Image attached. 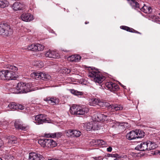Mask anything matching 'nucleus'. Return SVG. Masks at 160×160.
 <instances>
[{"label":"nucleus","instance_id":"25","mask_svg":"<svg viewBox=\"0 0 160 160\" xmlns=\"http://www.w3.org/2000/svg\"><path fill=\"white\" fill-rule=\"evenodd\" d=\"M148 150H150L155 149L156 147V145L154 142L150 141H147Z\"/></svg>","mask_w":160,"mask_h":160},{"label":"nucleus","instance_id":"1","mask_svg":"<svg viewBox=\"0 0 160 160\" xmlns=\"http://www.w3.org/2000/svg\"><path fill=\"white\" fill-rule=\"evenodd\" d=\"M88 108L84 106L73 105L70 108V112L73 115H84L87 114Z\"/></svg>","mask_w":160,"mask_h":160},{"label":"nucleus","instance_id":"40","mask_svg":"<svg viewBox=\"0 0 160 160\" xmlns=\"http://www.w3.org/2000/svg\"><path fill=\"white\" fill-rule=\"evenodd\" d=\"M99 99H98L96 98H93L91 99V103L92 104H98L99 102Z\"/></svg>","mask_w":160,"mask_h":160},{"label":"nucleus","instance_id":"45","mask_svg":"<svg viewBox=\"0 0 160 160\" xmlns=\"http://www.w3.org/2000/svg\"><path fill=\"white\" fill-rule=\"evenodd\" d=\"M112 154H108V157H111V155H112Z\"/></svg>","mask_w":160,"mask_h":160},{"label":"nucleus","instance_id":"50","mask_svg":"<svg viewBox=\"0 0 160 160\" xmlns=\"http://www.w3.org/2000/svg\"><path fill=\"white\" fill-rule=\"evenodd\" d=\"M29 109H30V108H28L27 109V110H29Z\"/></svg>","mask_w":160,"mask_h":160},{"label":"nucleus","instance_id":"33","mask_svg":"<svg viewBox=\"0 0 160 160\" xmlns=\"http://www.w3.org/2000/svg\"><path fill=\"white\" fill-rule=\"evenodd\" d=\"M4 158L6 160H13L14 157L10 153H8L4 156Z\"/></svg>","mask_w":160,"mask_h":160},{"label":"nucleus","instance_id":"41","mask_svg":"<svg viewBox=\"0 0 160 160\" xmlns=\"http://www.w3.org/2000/svg\"><path fill=\"white\" fill-rule=\"evenodd\" d=\"M24 109V106L21 104H17V109L23 110Z\"/></svg>","mask_w":160,"mask_h":160},{"label":"nucleus","instance_id":"27","mask_svg":"<svg viewBox=\"0 0 160 160\" xmlns=\"http://www.w3.org/2000/svg\"><path fill=\"white\" fill-rule=\"evenodd\" d=\"M98 105L101 107H106L109 109V107L110 104L107 102H104L99 100V102Z\"/></svg>","mask_w":160,"mask_h":160},{"label":"nucleus","instance_id":"53","mask_svg":"<svg viewBox=\"0 0 160 160\" xmlns=\"http://www.w3.org/2000/svg\"><path fill=\"white\" fill-rule=\"evenodd\" d=\"M41 64H43V63H42V62H41Z\"/></svg>","mask_w":160,"mask_h":160},{"label":"nucleus","instance_id":"6","mask_svg":"<svg viewBox=\"0 0 160 160\" xmlns=\"http://www.w3.org/2000/svg\"><path fill=\"white\" fill-rule=\"evenodd\" d=\"M88 76L93 78V81L96 83H101L104 79V77L97 70H92L88 73Z\"/></svg>","mask_w":160,"mask_h":160},{"label":"nucleus","instance_id":"37","mask_svg":"<svg viewBox=\"0 0 160 160\" xmlns=\"http://www.w3.org/2000/svg\"><path fill=\"white\" fill-rule=\"evenodd\" d=\"M35 44H32L28 45L27 47V49L33 51H36Z\"/></svg>","mask_w":160,"mask_h":160},{"label":"nucleus","instance_id":"51","mask_svg":"<svg viewBox=\"0 0 160 160\" xmlns=\"http://www.w3.org/2000/svg\"><path fill=\"white\" fill-rule=\"evenodd\" d=\"M0 160H2V159L0 158Z\"/></svg>","mask_w":160,"mask_h":160},{"label":"nucleus","instance_id":"44","mask_svg":"<svg viewBox=\"0 0 160 160\" xmlns=\"http://www.w3.org/2000/svg\"><path fill=\"white\" fill-rule=\"evenodd\" d=\"M107 149L108 152H110L112 151V148L111 147H109L107 148Z\"/></svg>","mask_w":160,"mask_h":160},{"label":"nucleus","instance_id":"36","mask_svg":"<svg viewBox=\"0 0 160 160\" xmlns=\"http://www.w3.org/2000/svg\"><path fill=\"white\" fill-rule=\"evenodd\" d=\"M8 107L11 110H15L17 109V104L14 102H12L8 105Z\"/></svg>","mask_w":160,"mask_h":160},{"label":"nucleus","instance_id":"3","mask_svg":"<svg viewBox=\"0 0 160 160\" xmlns=\"http://www.w3.org/2000/svg\"><path fill=\"white\" fill-rule=\"evenodd\" d=\"M7 68L8 70H6L5 80H15L17 78L15 72L18 69L16 67L10 65H8Z\"/></svg>","mask_w":160,"mask_h":160},{"label":"nucleus","instance_id":"26","mask_svg":"<svg viewBox=\"0 0 160 160\" xmlns=\"http://www.w3.org/2000/svg\"><path fill=\"white\" fill-rule=\"evenodd\" d=\"M93 142H95V145H97L99 146H102L103 145H105L106 144V142L103 140L98 139V140H92Z\"/></svg>","mask_w":160,"mask_h":160},{"label":"nucleus","instance_id":"14","mask_svg":"<svg viewBox=\"0 0 160 160\" xmlns=\"http://www.w3.org/2000/svg\"><path fill=\"white\" fill-rule=\"evenodd\" d=\"M14 126L16 128L18 129H21L22 130H27L28 128V126H25L22 124V123L19 120H17L14 123Z\"/></svg>","mask_w":160,"mask_h":160},{"label":"nucleus","instance_id":"4","mask_svg":"<svg viewBox=\"0 0 160 160\" xmlns=\"http://www.w3.org/2000/svg\"><path fill=\"white\" fill-rule=\"evenodd\" d=\"M29 86L28 84L24 83L23 82H21L18 83L16 88L13 89L14 92L13 93H26L31 91V90L28 87Z\"/></svg>","mask_w":160,"mask_h":160},{"label":"nucleus","instance_id":"47","mask_svg":"<svg viewBox=\"0 0 160 160\" xmlns=\"http://www.w3.org/2000/svg\"><path fill=\"white\" fill-rule=\"evenodd\" d=\"M114 160H119V159L118 158H116L115 159H114Z\"/></svg>","mask_w":160,"mask_h":160},{"label":"nucleus","instance_id":"32","mask_svg":"<svg viewBox=\"0 0 160 160\" xmlns=\"http://www.w3.org/2000/svg\"><path fill=\"white\" fill-rule=\"evenodd\" d=\"M6 70H4L0 72V78L2 80H5Z\"/></svg>","mask_w":160,"mask_h":160},{"label":"nucleus","instance_id":"17","mask_svg":"<svg viewBox=\"0 0 160 160\" xmlns=\"http://www.w3.org/2000/svg\"><path fill=\"white\" fill-rule=\"evenodd\" d=\"M44 100L47 101L49 104L52 105L57 104L59 102L58 99L56 98L47 97L44 99Z\"/></svg>","mask_w":160,"mask_h":160},{"label":"nucleus","instance_id":"49","mask_svg":"<svg viewBox=\"0 0 160 160\" xmlns=\"http://www.w3.org/2000/svg\"><path fill=\"white\" fill-rule=\"evenodd\" d=\"M121 86H122V87H124V86L123 85H122L121 84Z\"/></svg>","mask_w":160,"mask_h":160},{"label":"nucleus","instance_id":"13","mask_svg":"<svg viewBox=\"0 0 160 160\" xmlns=\"http://www.w3.org/2000/svg\"><path fill=\"white\" fill-rule=\"evenodd\" d=\"M45 55L46 57L54 58H58L60 57L59 54L56 52L50 50L47 52Z\"/></svg>","mask_w":160,"mask_h":160},{"label":"nucleus","instance_id":"24","mask_svg":"<svg viewBox=\"0 0 160 160\" xmlns=\"http://www.w3.org/2000/svg\"><path fill=\"white\" fill-rule=\"evenodd\" d=\"M120 28L122 29L126 30L127 31L129 32H130L137 33L140 34H141L140 32L135 30L132 28H130L127 26H122L120 27Z\"/></svg>","mask_w":160,"mask_h":160},{"label":"nucleus","instance_id":"18","mask_svg":"<svg viewBox=\"0 0 160 160\" xmlns=\"http://www.w3.org/2000/svg\"><path fill=\"white\" fill-rule=\"evenodd\" d=\"M67 133L69 134L72 137H78L81 134L80 131L77 130H69L67 131Z\"/></svg>","mask_w":160,"mask_h":160},{"label":"nucleus","instance_id":"16","mask_svg":"<svg viewBox=\"0 0 160 160\" xmlns=\"http://www.w3.org/2000/svg\"><path fill=\"white\" fill-rule=\"evenodd\" d=\"M147 142H142L140 145L137 146L135 148V149L141 151L148 150Z\"/></svg>","mask_w":160,"mask_h":160},{"label":"nucleus","instance_id":"20","mask_svg":"<svg viewBox=\"0 0 160 160\" xmlns=\"http://www.w3.org/2000/svg\"><path fill=\"white\" fill-rule=\"evenodd\" d=\"M81 59V57L78 55H75L69 56L68 60L72 62H76L79 61Z\"/></svg>","mask_w":160,"mask_h":160},{"label":"nucleus","instance_id":"38","mask_svg":"<svg viewBox=\"0 0 160 160\" xmlns=\"http://www.w3.org/2000/svg\"><path fill=\"white\" fill-rule=\"evenodd\" d=\"M99 128V127L97 122H93V126L92 129L93 130H98Z\"/></svg>","mask_w":160,"mask_h":160},{"label":"nucleus","instance_id":"15","mask_svg":"<svg viewBox=\"0 0 160 160\" xmlns=\"http://www.w3.org/2000/svg\"><path fill=\"white\" fill-rule=\"evenodd\" d=\"M21 18L22 21L25 22H30L33 19L32 16L29 13H23Z\"/></svg>","mask_w":160,"mask_h":160},{"label":"nucleus","instance_id":"10","mask_svg":"<svg viewBox=\"0 0 160 160\" xmlns=\"http://www.w3.org/2000/svg\"><path fill=\"white\" fill-rule=\"evenodd\" d=\"M107 116L100 113H96L94 114L92 117V119L93 120L95 121L104 122L107 121L108 119L107 118Z\"/></svg>","mask_w":160,"mask_h":160},{"label":"nucleus","instance_id":"11","mask_svg":"<svg viewBox=\"0 0 160 160\" xmlns=\"http://www.w3.org/2000/svg\"><path fill=\"white\" fill-rule=\"evenodd\" d=\"M106 86L109 90L112 92L117 91L119 89V86L117 84L112 82H107Z\"/></svg>","mask_w":160,"mask_h":160},{"label":"nucleus","instance_id":"52","mask_svg":"<svg viewBox=\"0 0 160 160\" xmlns=\"http://www.w3.org/2000/svg\"><path fill=\"white\" fill-rule=\"evenodd\" d=\"M159 16L160 17V12L159 13Z\"/></svg>","mask_w":160,"mask_h":160},{"label":"nucleus","instance_id":"2","mask_svg":"<svg viewBox=\"0 0 160 160\" xmlns=\"http://www.w3.org/2000/svg\"><path fill=\"white\" fill-rule=\"evenodd\" d=\"M130 4L132 8L137 10L138 9H139L145 13L149 14L152 12V9L151 7H148L144 4L143 6L142 5L135 0H132Z\"/></svg>","mask_w":160,"mask_h":160},{"label":"nucleus","instance_id":"46","mask_svg":"<svg viewBox=\"0 0 160 160\" xmlns=\"http://www.w3.org/2000/svg\"><path fill=\"white\" fill-rule=\"evenodd\" d=\"M63 51L65 52H70V51L69 50H63Z\"/></svg>","mask_w":160,"mask_h":160},{"label":"nucleus","instance_id":"54","mask_svg":"<svg viewBox=\"0 0 160 160\" xmlns=\"http://www.w3.org/2000/svg\"><path fill=\"white\" fill-rule=\"evenodd\" d=\"M38 62L37 63V64H38Z\"/></svg>","mask_w":160,"mask_h":160},{"label":"nucleus","instance_id":"30","mask_svg":"<svg viewBox=\"0 0 160 160\" xmlns=\"http://www.w3.org/2000/svg\"><path fill=\"white\" fill-rule=\"evenodd\" d=\"M46 139H47L43 138L42 139L39 140L38 141V143L42 147H46Z\"/></svg>","mask_w":160,"mask_h":160},{"label":"nucleus","instance_id":"35","mask_svg":"<svg viewBox=\"0 0 160 160\" xmlns=\"http://www.w3.org/2000/svg\"><path fill=\"white\" fill-rule=\"evenodd\" d=\"M93 126V122H89L86 124L85 128L87 131H90L92 129Z\"/></svg>","mask_w":160,"mask_h":160},{"label":"nucleus","instance_id":"28","mask_svg":"<svg viewBox=\"0 0 160 160\" xmlns=\"http://www.w3.org/2000/svg\"><path fill=\"white\" fill-rule=\"evenodd\" d=\"M70 92L73 94L78 96H81L83 94V92H82L78 91L76 90H75L74 89H70Z\"/></svg>","mask_w":160,"mask_h":160},{"label":"nucleus","instance_id":"22","mask_svg":"<svg viewBox=\"0 0 160 160\" xmlns=\"http://www.w3.org/2000/svg\"><path fill=\"white\" fill-rule=\"evenodd\" d=\"M46 147H54L57 145L56 142L51 139H47Z\"/></svg>","mask_w":160,"mask_h":160},{"label":"nucleus","instance_id":"48","mask_svg":"<svg viewBox=\"0 0 160 160\" xmlns=\"http://www.w3.org/2000/svg\"><path fill=\"white\" fill-rule=\"evenodd\" d=\"M89 23L88 22H85V24H87V23Z\"/></svg>","mask_w":160,"mask_h":160},{"label":"nucleus","instance_id":"12","mask_svg":"<svg viewBox=\"0 0 160 160\" xmlns=\"http://www.w3.org/2000/svg\"><path fill=\"white\" fill-rule=\"evenodd\" d=\"M43 158V157L40 154L31 152L29 154L28 159L29 160H42Z\"/></svg>","mask_w":160,"mask_h":160},{"label":"nucleus","instance_id":"42","mask_svg":"<svg viewBox=\"0 0 160 160\" xmlns=\"http://www.w3.org/2000/svg\"><path fill=\"white\" fill-rule=\"evenodd\" d=\"M128 124V123L123 122L121 124V125H119L120 127H123L124 128H125L126 127H127V125Z\"/></svg>","mask_w":160,"mask_h":160},{"label":"nucleus","instance_id":"34","mask_svg":"<svg viewBox=\"0 0 160 160\" xmlns=\"http://www.w3.org/2000/svg\"><path fill=\"white\" fill-rule=\"evenodd\" d=\"M8 2L6 0H0V7L4 8L8 5Z\"/></svg>","mask_w":160,"mask_h":160},{"label":"nucleus","instance_id":"39","mask_svg":"<svg viewBox=\"0 0 160 160\" xmlns=\"http://www.w3.org/2000/svg\"><path fill=\"white\" fill-rule=\"evenodd\" d=\"M71 72V70L70 69L66 68H64L63 69L62 71V72L63 74H68L69 73Z\"/></svg>","mask_w":160,"mask_h":160},{"label":"nucleus","instance_id":"7","mask_svg":"<svg viewBox=\"0 0 160 160\" xmlns=\"http://www.w3.org/2000/svg\"><path fill=\"white\" fill-rule=\"evenodd\" d=\"M12 32V29L9 25L7 23L0 24V35L5 37L10 35Z\"/></svg>","mask_w":160,"mask_h":160},{"label":"nucleus","instance_id":"31","mask_svg":"<svg viewBox=\"0 0 160 160\" xmlns=\"http://www.w3.org/2000/svg\"><path fill=\"white\" fill-rule=\"evenodd\" d=\"M36 45V51H42L44 48V46L43 45L39 44H37Z\"/></svg>","mask_w":160,"mask_h":160},{"label":"nucleus","instance_id":"21","mask_svg":"<svg viewBox=\"0 0 160 160\" xmlns=\"http://www.w3.org/2000/svg\"><path fill=\"white\" fill-rule=\"evenodd\" d=\"M8 139V144L9 145L17 143L18 142L17 138L13 136H9Z\"/></svg>","mask_w":160,"mask_h":160},{"label":"nucleus","instance_id":"19","mask_svg":"<svg viewBox=\"0 0 160 160\" xmlns=\"http://www.w3.org/2000/svg\"><path fill=\"white\" fill-rule=\"evenodd\" d=\"M62 135L61 132H55L54 133H46L44 134V137L47 138H58L60 137Z\"/></svg>","mask_w":160,"mask_h":160},{"label":"nucleus","instance_id":"8","mask_svg":"<svg viewBox=\"0 0 160 160\" xmlns=\"http://www.w3.org/2000/svg\"><path fill=\"white\" fill-rule=\"evenodd\" d=\"M31 76L34 79H42V80H48L51 78L48 74L42 72H33L31 74Z\"/></svg>","mask_w":160,"mask_h":160},{"label":"nucleus","instance_id":"43","mask_svg":"<svg viewBox=\"0 0 160 160\" xmlns=\"http://www.w3.org/2000/svg\"><path fill=\"white\" fill-rule=\"evenodd\" d=\"M111 157L117 158H119L120 157L119 156V155H118V154H112V155H111Z\"/></svg>","mask_w":160,"mask_h":160},{"label":"nucleus","instance_id":"29","mask_svg":"<svg viewBox=\"0 0 160 160\" xmlns=\"http://www.w3.org/2000/svg\"><path fill=\"white\" fill-rule=\"evenodd\" d=\"M12 8L15 11L20 10L21 8L20 7V3L19 2L14 3L13 4Z\"/></svg>","mask_w":160,"mask_h":160},{"label":"nucleus","instance_id":"9","mask_svg":"<svg viewBox=\"0 0 160 160\" xmlns=\"http://www.w3.org/2000/svg\"><path fill=\"white\" fill-rule=\"evenodd\" d=\"M47 115L44 114L38 115L35 117V123L37 124H42L44 122H49V119L47 118Z\"/></svg>","mask_w":160,"mask_h":160},{"label":"nucleus","instance_id":"5","mask_svg":"<svg viewBox=\"0 0 160 160\" xmlns=\"http://www.w3.org/2000/svg\"><path fill=\"white\" fill-rule=\"evenodd\" d=\"M144 133L139 130H136L130 132L126 135V138L129 140L138 139L142 138Z\"/></svg>","mask_w":160,"mask_h":160},{"label":"nucleus","instance_id":"23","mask_svg":"<svg viewBox=\"0 0 160 160\" xmlns=\"http://www.w3.org/2000/svg\"><path fill=\"white\" fill-rule=\"evenodd\" d=\"M109 109L110 110L113 109L117 111L122 110L123 109V107L121 105L119 104H110L109 107Z\"/></svg>","mask_w":160,"mask_h":160}]
</instances>
